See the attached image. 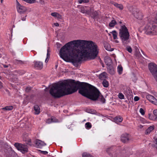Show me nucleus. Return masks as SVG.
<instances>
[{
	"mask_svg": "<svg viewBox=\"0 0 157 157\" xmlns=\"http://www.w3.org/2000/svg\"><path fill=\"white\" fill-rule=\"evenodd\" d=\"M31 88L28 87L25 89V91L27 92H29L31 90Z\"/></svg>",
	"mask_w": 157,
	"mask_h": 157,
	"instance_id": "obj_42",
	"label": "nucleus"
},
{
	"mask_svg": "<svg viewBox=\"0 0 157 157\" xmlns=\"http://www.w3.org/2000/svg\"><path fill=\"white\" fill-rule=\"evenodd\" d=\"M50 55V53L48 52H47V57L45 60V62H47L48 61V60L49 59V58Z\"/></svg>",
	"mask_w": 157,
	"mask_h": 157,
	"instance_id": "obj_38",
	"label": "nucleus"
},
{
	"mask_svg": "<svg viewBox=\"0 0 157 157\" xmlns=\"http://www.w3.org/2000/svg\"><path fill=\"white\" fill-rule=\"evenodd\" d=\"M35 144L36 147L38 148H41L43 146L46 145V144L44 142L39 140H36L35 141Z\"/></svg>",
	"mask_w": 157,
	"mask_h": 157,
	"instance_id": "obj_12",
	"label": "nucleus"
},
{
	"mask_svg": "<svg viewBox=\"0 0 157 157\" xmlns=\"http://www.w3.org/2000/svg\"><path fill=\"white\" fill-rule=\"evenodd\" d=\"M102 84L103 86L105 87H107L109 86V82L108 81L105 79H104L102 82Z\"/></svg>",
	"mask_w": 157,
	"mask_h": 157,
	"instance_id": "obj_26",
	"label": "nucleus"
},
{
	"mask_svg": "<svg viewBox=\"0 0 157 157\" xmlns=\"http://www.w3.org/2000/svg\"><path fill=\"white\" fill-rule=\"evenodd\" d=\"M2 2V0H1V2Z\"/></svg>",
	"mask_w": 157,
	"mask_h": 157,
	"instance_id": "obj_56",
	"label": "nucleus"
},
{
	"mask_svg": "<svg viewBox=\"0 0 157 157\" xmlns=\"http://www.w3.org/2000/svg\"><path fill=\"white\" fill-rule=\"evenodd\" d=\"M122 67L121 65L118 66L117 67V71L119 74H121L122 73Z\"/></svg>",
	"mask_w": 157,
	"mask_h": 157,
	"instance_id": "obj_29",
	"label": "nucleus"
},
{
	"mask_svg": "<svg viewBox=\"0 0 157 157\" xmlns=\"http://www.w3.org/2000/svg\"><path fill=\"white\" fill-rule=\"evenodd\" d=\"M119 36L124 45L127 44L129 42V33L125 25L122 26L119 29Z\"/></svg>",
	"mask_w": 157,
	"mask_h": 157,
	"instance_id": "obj_3",
	"label": "nucleus"
},
{
	"mask_svg": "<svg viewBox=\"0 0 157 157\" xmlns=\"http://www.w3.org/2000/svg\"><path fill=\"white\" fill-rule=\"evenodd\" d=\"M131 140L130 136L128 134L125 133L123 134L121 137V140L124 143H127Z\"/></svg>",
	"mask_w": 157,
	"mask_h": 157,
	"instance_id": "obj_9",
	"label": "nucleus"
},
{
	"mask_svg": "<svg viewBox=\"0 0 157 157\" xmlns=\"http://www.w3.org/2000/svg\"><path fill=\"white\" fill-rule=\"evenodd\" d=\"M156 22L153 24L149 23L147 24L145 27L147 33L154 34L157 33V13L155 17Z\"/></svg>",
	"mask_w": 157,
	"mask_h": 157,
	"instance_id": "obj_4",
	"label": "nucleus"
},
{
	"mask_svg": "<svg viewBox=\"0 0 157 157\" xmlns=\"http://www.w3.org/2000/svg\"><path fill=\"white\" fill-rule=\"evenodd\" d=\"M34 67L37 69L41 70L43 67V64L42 62L40 61H35L34 62Z\"/></svg>",
	"mask_w": 157,
	"mask_h": 157,
	"instance_id": "obj_14",
	"label": "nucleus"
},
{
	"mask_svg": "<svg viewBox=\"0 0 157 157\" xmlns=\"http://www.w3.org/2000/svg\"><path fill=\"white\" fill-rule=\"evenodd\" d=\"M49 52H50V51H49V49H48V50H47V52H48L49 53Z\"/></svg>",
	"mask_w": 157,
	"mask_h": 157,
	"instance_id": "obj_51",
	"label": "nucleus"
},
{
	"mask_svg": "<svg viewBox=\"0 0 157 157\" xmlns=\"http://www.w3.org/2000/svg\"><path fill=\"white\" fill-rule=\"evenodd\" d=\"M133 14L135 17L137 19L140 20L143 17L142 15L141 12L138 10H134L133 11Z\"/></svg>",
	"mask_w": 157,
	"mask_h": 157,
	"instance_id": "obj_13",
	"label": "nucleus"
},
{
	"mask_svg": "<svg viewBox=\"0 0 157 157\" xmlns=\"http://www.w3.org/2000/svg\"><path fill=\"white\" fill-rule=\"evenodd\" d=\"M13 107L12 106H6L2 108L3 110L6 111L10 110L13 109Z\"/></svg>",
	"mask_w": 157,
	"mask_h": 157,
	"instance_id": "obj_27",
	"label": "nucleus"
},
{
	"mask_svg": "<svg viewBox=\"0 0 157 157\" xmlns=\"http://www.w3.org/2000/svg\"><path fill=\"white\" fill-rule=\"evenodd\" d=\"M82 157H93V156L89 154L84 153L82 155Z\"/></svg>",
	"mask_w": 157,
	"mask_h": 157,
	"instance_id": "obj_30",
	"label": "nucleus"
},
{
	"mask_svg": "<svg viewBox=\"0 0 157 157\" xmlns=\"http://www.w3.org/2000/svg\"><path fill=\"white\" fill-rule=\"evenodd\" d=\"M91 124L90 122H87L85 124V127L86 128H90L91 127Z\"/></svg>",
	"mask_w": 157,
	"mask_h": 157,
	"instance_id": "obj_31",
	"label": "nucleus"
},
{
	"mask_svg": "<svg viewBox=\"0 0 157 157\" xmlns=\"http://www.w3.org/2000/svg\"><path fill=\"white\" fill-rule=\"evenodd\" d=\"M146 97L147 99L151 102L157 105V100L154 96L151 95H147Z\"/></svg>",
	"mask_w": 157,
	"mask_h": 157,
	"instance_id": "obj_10",
	"label": "nucleus"
},
{
	"mask_svg": "<svg viewBox=\"0 0 157 157\" xmlns=\"http://www.w3.org/2000/svg\"><path fill=\"white\" fill-rule=\"evenodd\" d=\"M154 126H151L149 127L145 131V133L146 134H149L154 129Z\"/></svg>",
	"mask_w": 157,
	"mask_h": 157,
	"instance_id": "obj_19",
	"label": "nucleus"
},
{
	"mask_svg": "<svg viewBox=\"0 0 157 157\" xmlns=\"http://www.w3.org/2000/svg\"><path fill=\"white\" fill-rule=\"evenodd\" d=\"M110 33H112L113 36V38L114 39H117V33L116 31L113 30L112 32H110Z\"/></svg>",
	"mask_w": 157,
	"mask_h": 157,
	"instance_id": "obj_25",
	"label": "nucleus"
},
{
	"mask_svg": "<svg viewBox=\"0 0 157 157\" xmlns=\"http://www.w3.org/2000/svg\"><path fill=\"white\" fill-rule=\"evenodd\" d=\"M136 53L135 54L136 56H139L141 54H140V52L139 51V49L136 50Z\"/></svg>",
	"mask_w": 157,
	"mask_h": 157,
	"instance_id": "obj_41",
	"label": "nucleus"
},
{
	"mask_svg": "<svg viewBox=\"0 0 157 157\" xmlns=\"http://www.w3.org/2000/svg\"><path fill=\"white\" fill-rule=\"evenodd\" d=\"M56 17L58 19H62V17L61 15L59 14V13H58Z\"/></svg>",
	"mask_w": 157,
	"mask_h": 157,
	"instance_id": "obj_44",
	"label": "nucleus"
},
{
	"mask_svg": "<svg viewBox=\"0 0 157 157\" xmlns=\"http://www.w3.org/2000/svg\"><path fill=\"white\" fill-rule=\"evenodd\" d=\"M117 24V22L115 20H113L109 24V26L110 27H113Z\"/></svg>",
	"mask_w": 157,
	"mask_h": 157,
	"instance_id": "obj_24",
	"label": "nucleus"
},
{
	"mask_svg": "<svg viewBox=\"0 0 157 157\" xmlns=\"http://www.w3.org/2000/svg\"><path fill=\"white\" fill-rule=\"evenodd\" d=\"M105 62L107 66L112 65V63L111 58L108 56L105 58Z\"/></svg>",
	"mask_w": 157,
	"mask_h": 157,
	"instance_id": "obj_15",
	"label": "nucleus"
},
{
	"mask_svg": "<svg viewBox=\"0 0 157 157\" xmlns=\"http://www.w3.org/2000/svg\"><path fill=\"white\" fill-rule=\"evenodd\" d=\"M113 4L116 7L119 8L120 10H122L123 9V6L121 4H119L117 3H114Z\"/></svg>",
	"mask_w": 157,
	"mask_h": 157,
	"instance_id": "obj_21",
	"label": "nucleus"
},
{
	"mask_svg": "<svg viewBox=\"0 0 157 157\" xmlns=\"http://www.w3.org/2000/svg\"><path fill=\"white\" fill-rule=\"evenodd\" d=\"M78 89L80 94L93 101L105 102V99L96 88L87 83L76 82L74 80L55 83L50 88L49 93L54 98H59L75 92Z\"/></svg>",
	"mask_w": 157,
	"mask_h": 157,
	"instance_id": "obj_1",
	"label": "nucleus"
},
{
	"mask_svg": "<svg viewBox=\"0 0 157 157\" xmlns=\"http://www.w3.org/2000/svg\"><path fill=\"white\" fill-rule=\"evenodd\" d=\"M149 118L153 121H157V109H155L153 111V115L148 114Z\"/></svg>",
	"mask_w": 157,
	"mask_h": 157,
	"instance_id": "obj_11",
	"label": "nucleus"
},
{
	"mask_svg": "<svg viewBox=\"0 0 157 157\" xmlns=\"http://www.w3.org/2000/svg\"><path fill=\"white\" fill-rule=\"evenodd\" d=\"M118 97L120 99H124V96L122 93H120L118 94Z\"/></svg>",
	"mask_w": 157,
	"mask_h": 157,
	"instance_id": "obj_35",
	"label": "nucleus"
},
{
	"mask_svg": "<svg viewBox=\"0 0 157 157\" xmlns=\"http://www.w3.org/2000/svg\"><path fill=\"white\" fill-rule=\"evenodd\" d=\"M29 142H31V140H29Z\"/></svg>",
	"mask_w": 157,
	"mask_h": 157,
	"instance_id": "obj_54",
	"label": "nucleus"
},
{
	"mask_svg": "<svg viewBox=\"0 0 157 157\" xmlns=\"http://www.w3.org/2000/svg\"><path fill=\"white\" fill-rule=\"evenodd\" d=\"M115 42H116V43H118V41H117V40H116V41H115Z\"/></svg>",
	"mask_w": 157,
	"mask_h": 157,
	"instance_id": "obj_52",
	"label": "nucleus"
},
{
	"mask_svg": "<svg viewBox=\"0 0 157 157\" xmlns=\"http://www.w3.org/2000/svg\"><path fill=\"white\" fill-rule=\"evenodd\" d=\"M155 147L156 148H157V139H156L155 140Z\"/></svg>",
	"mask_w": 157,
	"mask_h": 157,
	"instance_id": "obj_47",
	"label": "nucleus"
},
{
	"mask_svg": "<svg viewBox=\"0 0 157 157\" xmlns=\"http://www.w3.org/2000/svg\"><path fill=\"white\" fill-rule=\"evenodd\" d=\"M24 19H22V20L23 21H24Z\"/></svg>",
	"mask_w": 157,
	"mask_h": 157,
	"instance_id": "obj_57",
	"label": "nucleus"
},
{
	"mask_svg": "<svg viewBox=\"0 0 157 157\" xmlns=\"http://www.w3.org/2000/svg\"><path fill=\"white\" fill-rule=\"evenodd\" d=\"M119 23H120V24H121V23H122V22H121V21H120V22H119Z\"/></svg>",
	"mask_w": 157,
	"mask_h": 157,
	"instance_id": "obj_53",
	"label": "nucleus"
},
{
	"mask_svg": "<svg viewBox=\"0 0 157 157\" xmlns=\"http://www.w3.org/2000/svg\"><path fill=\"white\" fill-rule=\"evenodd\" d=\"M10 147H9L7 144L4 143L2 144L1 150L4 152L7 157H11L12 154H14L10 149Z\"/></svg>",
	"mask_w": 157,
	"mask_h": 157,
	"instance_id": "obj_6",
	"label": "nucleus"
},
{
	"mask_svg": "<svg viewBox=\"0 0 157 157\" xmlns=\"http://www.w3.org/2000/svg\"><path fill=\"white\" fill-rule=\"evenodd\" d=\"M140 112L142 115H144L145 114V111L144 109L142 108H140Z\"/></svg>",
	"mask_w": 157,
	"mask_h": 157,
	"instance_id": "obj_36",
	"label": "nucleus"
},
{
	"mask_svg": "<svg viewBox=\"0 0 157 157\" xmlns=\"http://www.w3.org/2000/svg\"><path fill=\"white\" fill-rule=\"evenodd\" d=\"M104 46L105 49L108 51H112L113 50V48H111L109 44L106 42L104 43Z\"/></svg>",
	"mask_w": 157,
	"mask_h": 157,
	"instance_id": "obj_16",
	"label": "nucleus"
},
{
	"mask_svg": "<svg viewBox=\"0 0 157 157\" xmlns=\"http://www.w3.org/2000/svg\"><path fill=\"white\" fill-rule=\"evenodd\" d=\"M57 45H58V44H59V43H57Z\"/></svg>",
	"mask_w": 157,
	"mask_h": 157,
	"instance_id": "obj_55",
	"label": "nucleus"
},
{
	"mask_svg": "<svg viewBox=\"0 0 157 157\" xmlns=\"http://www.w3.org/2000/svg\"><path fill=\"white\" fill-rule=\"evenodd\" d=\"M107 73L105 72H104L99 75V78L100 79H102L103 78H106Z\"/></svg>",
	"mask_w": 157,
	"mask_h": 157,
	"instance_id": "obj_23",
	"label": "nucleus"
},
{
	"mask_svg": "<svg viewBox=\"0 0 157 157\" xmlns=\"http://www.w3.org/2000/svg\"><path fill=\"white\" fill-rule=\"evenodd\" d=\"M112 149V147H110L109 148H108L106 150V151L107 152H109L110 150H111Z\"/></svg>",
	"mask_w": 157,
	"mask_h": 157,
	"instance_id": "obj_46",
	"label": "nucleus"
},
{
	"mask_svg": "<svg viewBox=\"0 0 157 157\" xmlns=\"http://www.w3.org/2000/svg\"><path fill=\"white\" fill-rule=\"evenodd\" d=\"M97 44L91 41L74 40L65 44L60 50V57L66 61L71 59L73 63L79 62L83 58L93 59L99 53Z\"/></svg>",
	"mask_w": 157,
	"mask_h": 157,
	"instance_id": "obj_2",
	"label": "nucleus"
},
{
	"mask_svg": "<svg viewBox=\"0 0 157 157\" xmlns=\"http://www.w3.org/2000/svg\"><path fill=\"white\" fill-rule=\"evenodd\" d=\"M148 67L151 73L157 82V65L155 63H150L148 64Z\"/></svg>",
	"mask_w": 157,
	"mask_h": 157,
	"instance_id": "obj_5",
	"label": "nucleus"
},
{
	"mask_svg": "<svg viewBox=\"0 0 157 157\" xmlns=\"http://www.w3.org/2000/svg\"><path fill=\"white\" fill-rule=\"evenodd\" d=\"M51 119H52V122H58V120L54 117H52Z\"/></svg>",
	"mask_w": 157,
	"mask_h": 157,
	"instance_id": "obj_37",
	"label": "nucleus"
},
{
	"mask_svg": "<svg viewBox=\"0 0 157 157\" xmlns=\"http://www.w3.org/2000/svg\"><path fill=\"white\" fill-rule=\"evenodd\" d=\"M92 17L95 19L98 17V14L97 12L95 11L92 13Z\"/></svg>",
	"mask_w": 157,
	"mask_h": 157,
	"instance_id": "obj_28",
	"label": "nucleus"
},
{
	"mask_svg": "<svg viewBox=\"0 0 157 157\" xmlns=\"http://www.w3.org/2000/svg\"><path fill=\"white\" fill-rule=\"evenodd\" d=\"M126 50L129 53H131L132 51V49L130 46H127L126 48Z\"/></svg>",
	"mask_w": 157,
	"mask_h": 157,
	"instance_id": "obj_32",
	"label": "nucleus"
},
{
	"mask_svg": "<svg viewBox=\"0 0 157 157\" xmlns=\"http://www.w3.org/2000/svg\"><path fill=\"white\" fill-rule=\"evenodd\" d=\"M52 119L50 118V119H48L46 121V122L47 123L49 124L51 123L52 122Z\"/></svg>",
	"mask_w": 157,
	"mask_h": 157,
	"instance_id": "obj_39",
	"label": "nucleus"
},
{
	"mask_svg": "<svg viewBox=\"0 0 157 157\" xmlns=\"http://www.w3.org/2000/svg\"><path fill=\"white\" fill-rule=\"evenodd\" d=\"M39 151H40L41 153L44 155H46L48 153V152L46 151H42L40 150H39Z\"/></svg>",
	"mask_w": 157,
	"mask_h": 157,
	"instance_id": "obj_43",
	"label": "nucleus"
},
{
	"mask_svg": "<svg viewBox=\"0 0 157 157\" xmlns=\"http://www.w3.org/2000/svg\"><path fill=\"white\" fill-rule=\"evenodd\" d=\"M14 145L17 150L23 154L28 151V148L26 145L16 143L14 144Z\"/></svg>",
	"mask_w": 157,
	"mask_h": 157,
	"instance_id": "obj_7",
	"label": "nucleus"
},
{
	"mask_svg": "<svg viewBox=\"0 0 157 157\" xmlns=\"http://www.w3.org/2000/svg\"><path fill=\"white\" fill-rule=\"evenodd\" d=\"M16 6L17 12L20 13H23L27 10L26 8L24 6L21 5L17 0Z\"/></svg>",
	"mask_w": 157,
	"mask_h": 157,
	"instance_id": "obj_8",
	"label": "nucleus"
},
{
	"mask_svg": "<svg viewBox=\"0 0 157 157\" xmlns=\"http://www.w3.org/2000/svg\"><path fill=\"white\" fill-rule=\"evenodd\" d=\"M140 98L136 96L134 98V100L135 101H137L139 100Z\"/></svg>",
	"mask_w": 157,
	"mask_h": 157,
	"instance_id": "obj_45",
	"label": "nucleus"
},
{
	"mask_svg": "<svg viewBox=\"0 0 157 157\" xmlns=\"http://www.w3.org/2000/svg\"><path fill=\"white\" fill-rule=\"evenodd\" d=\"M35 111L34 113L35 114H38L40 113V108L38 105H35L33 107Z\"/></svg>",
	"mask_w": 157,
	"mask_h": 157,
	"instance_id": "obj_18",
	"label": "nucleus"
},
{
	"mask_svg": "<svg viewBox=\"0 0 157 157\" xmlns=\"http://www.w3.org/2000/svg\"><path fill=\"white\" fill-rule=\"evenodd\" d=\"M4 67H8V66L7 65H4Z\"/></svg>",
	"mask_w": 157,
	"mask_h": 157,
	"instance_id": "obj_50",
	"label": "nucleus"
},
{
	"mask_svg": "<svg viewBox=\"0 0 157 157\" xmlns=\"http://www.w3.org/2000/svg\"><path fill=\"white\" fill-rule=\"evenodd\" d=\"M58 14V13H56V12L52 13H51V15L53 17H56L57 16V15Z\"/></svg>",
	"mask_w": 157,
	"mask_h": 157,
	"instance_id": "obj_40",
	"label": "nucleus"
},
{
	"mask_svg": "<svg viewBox=\"0 0 157 157\" xmlns=\"http://www.w3.org/2000/svg\"><path fill=\"white\" fill-rule=\"evenodd\" d=\"M27 3H33L35 2L36 0H24Z\"/></svg>",
	"mask_w": 157,
	"mask_h": 157,
	"instance_id": "obj_34",
	"label": "nucleus"
},
{
	"mask_svg": "<svg viewBox=\"0 0 157 157\" xmlns=\"http://www.w3.org/2000/svg\"><path fill=\"white\" fill-rule=\"evenodd\" d=\"M3 87L2 83L0 81V89L2 88Z\"/></svg>",
	"mask_w": 157,
	"mask_h": 157,
	"instance_id": "obj_48",
	"label": "nucleus"
},
{
	"mask_svg": "<svg viewBox=\"0 0 157 157\" xmlns=\"http://www.w3.org/2000/svg\"><path fill=\"white\" fill-rule=\"evenodd\" d=\"M24 19H22V20L23 21H24Z\"/></svg>",
	"mask_w": 157,
	"mask_h": 157,
	"instance_id": "obj_58",
	"label": "nucleus"
},
{
	"mask_svg": "<svg viewBox=\"0 0 157 157\" xmlns=\"http://www.w3.org/2000/svg\"><path fill=\"white\" fill-rule=\"evenodd\" d=\"M114 120L116 122H121L122 121L123 118L121 116H118L115 117Z\"/></svg>",
	"mask_w": 157,
	"mask_h": 157,
	"instance_id": "obj_22",
	"label": "nucleus"
},
{
	"mask_svg": "<svg viewBox=\"0 0 157 157\" xmlns=\"http://www.w3.org/2000/svg\"><path fill=\"white\" fill-rule=\"evenodd\" d=\"M54 25L57 27L59 26V24L58 23H54Z\"/></svg>",
	"mask_w": 157,
	"mask_h": 157,
	"instance_id": "obj_49",
	"label": "nucleus"
},
{
	"mask_svg": "<svg viewBox=\"0 0 157 157\" xmlns=\"http://www.w3.org/2000/svg\"><path fill=\"white\" fill-rule=\"evenodd\" d=\"M107 68L108 72L111 75H113L114 74L115 72L114 68L112 65L107 66Z\"/></svg>",
	"mask_w": 157,
	"mask_h": 157,
	"instance_id": "obj_17",
	"label": "nucleus"
},
{
	"mask_svg": "<svg viewBox=\"0 0 157 157\" xmlns=\"http://www.w3.org/2000/svg\"><path fill=\"white\" fill-rule=\"evenodd\" d=\"M89 2V0H78V2L79 4H81L82 2L88 3Z\"/></svg>",
	"mask_w": 157,
	"mask_h": 157,
	"instance_id": "obj_33",
	"label": "nucleus"
},
{
	"mask_svg": "<svg viewBox=\"0 0 157 157\" xmlns=\"http://www.w3.org/2000/svg\"><path fill=\"white\" fill-rule=\"evenodd\" d=\"M14 63L16 65H22L24 64L23 61L17 59H15L13 60Z\"/></svg>",
	"mask_w": 157,
	"mask_h": 157,
	"instance_id": "obj_20",
	"label": "nucleus"
}]
</instances>
